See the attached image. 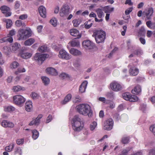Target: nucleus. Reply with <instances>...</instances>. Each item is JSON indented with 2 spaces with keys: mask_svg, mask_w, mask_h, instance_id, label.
I'll return each mask as SVG.
<instances>
[{
  "mask_svg": "<svg viewBox=\"0 0 155 155\" xmlns=\"http://www.w3.org/2000/svg\"><path fill=\"white\" fill-rule=\"evenodd\" d=\"M97 125V123L95 122H94L91 123L90 126V128L91 130H94Z\"/></svg>",
  "mask_w": 155,
  "mask_h": 155,
  "instance_id": "45",
  "label": "nucleus"
},
{
  "mask_svg": "<svg viewBox=\"0 0 155 155\" xmlns=\"http://www.w3.org/2000/svg\"><path fill=\"white\" fill-rule=\"evenodd\" d=\"M12 90L14 92H18L21 90H25V88H21V87L19 86H15L13 87Z\"/></svg>",
  "mask_w": 155,
  "mask_h": 155,
  "instance_id": "30",
  "label": "nucleus"
},
{
  "mask_svg": "<svg viewBox=\"0 0 155 155\" xmlns=\"http://www.w3.org/2000/svg\"><path fill=\"white\" fill-rule=\"evenodd\" d=\"M18 71L19 73L24 72L25 71V69L23 68H20L18 69Z\"/></svg>",
  "mask_w": 155,
  "mask_h": 155,
  "instance_id": "61",
  "label": "nucleus"
},
{
  "mask_svg": "<svg viewBox=\"0 0 155 155\" xmlns=\"http://www.w3.org/2000/svg\"><path fill=\"white\" fill-rule=\"evenodd\" d=\"M129 138L128 137H123L122 140V142L124 144H126L128 142Z\"/></svg>",
  "mask_w": 155,
  "mask_h": 155,
  "instance_id": "48",
  "label": "nucleus"
},
{
  "mask_svg": "<svg viewBox=\"0 0 155 155\" xmlns=\"http://www.w3.org/2000/svg\"><path fill=\"white\" fill-rule=\"evenodd\" d=\"M61 78L62 79H65L68 77V75L64 73H62L60 75Z\"/></svg>",
  "mask_w": 155,
  "mask_h": 155,
  "instance_id": "46",
  "label": "nucleus"
},
{
  "mask_svg": "<svg viewBox=\"0 0 155 155\" xmlns=\"http://www.w3.org/2000/svg\"><path fill=\"white\" fill-rule=\"evenodd\" d=\"M49 55L47 54H41L40 53H37L35 54L34 57V59L35 61H43L46 58L48 57Z\"/></svg>",
  "mask_w": 155,
  "mask_h": 155,
  "instance_id": "7",
  "label": "nucleus"
},
{
  "mask_svg": "<svg viewBox=\"0 0 155 155\" xmlns=\"http://www.w3.org/2000/svg\"><path fill=\"white\" fill-rule=\"evenodd\" d=\"M3 21L6 23V28H8L11 27L12 25V22L11 20L9 19H4Z\"/></svg>",
  "mask_w": 155,
  "mask_h": 155,
  "instance_id": "23",
  "label": "nucleus"
},
{
  "mask_svg": "<svg viewBox=\"0 0 155 155\" xmlns=\"http://www.w3.org/2000/svg\"><path fill=\"white\" fill-rule=\"evenodd\" d=\"M31 96L33 99H36L38 98L39 95L35 92H32L31 94Z\"/></svg>",
  "mask_w": 155,
  "mask_h": 155,
  "instance_id": "42",
  "label": "nucleus"
},
{
  "mask_svg": "<svg viewBox=\"0 0 155 155\" xmlns=\"http://www.w3.org/2000/svg\"><path fill=\"white\" fill-rule=\"evenodd\" d=\"M14 147V144H11L8 146L6 147L5 148V150L7 152H9L12 150Z\"/></svg>",
  "mask_w": 155,
  "mask_h": 155,
  "instance_id": "33",
  "label": "nucleus"
},
{
  "mask_svg": "<svg viewBox=\"0 0 155 155\" xmlns=\"http://www.w3.org/2000/svg\"><path fill=\"white\" fill-rule=\"evenodd\" d=\"M150 130L153 133L155 136V124L151 126L150 128Z\"/></svg>",
  "mask_w": 155,
  "mask_h": 155,
  "instance_id": "51",
  "label": "nucleus"
},
{
  "mask_svg": "<svg viewBox=\"0 0 155 155\" xmlns=\"http://www.w3.org/2000/svg\"><path fill=\"white\" fill-rule=\"evenodd\" d=\"M129 72L130 75L135 76L137 75L138 73L139 70L134 67H133L130 68Z\"/></svg>",
  "mask_w": 155,
  "mask_h": 155,
  "instance_id": "17",
  "label": "nucleus"
},
{
  "mask_svg": "<svg viewBox=\"0 0 155 155\" xmlns=\"http://www.w3.org/2000/svg\"><path fill=\"white\" fill-rule=\"evenodd\" d=\"M28 18V15L25 14L20 15L19 17V19L21 20H24Z\"/></svg>",
  "mask_w": 155,
  "mask_h": 155,
  "instance_id": "49",
  "label": "nucleus"
},
{
  "mask_svg": "<svg viewBox=\"0 0 155 155\" xmlns=\"http://www.w3.org/2000/svg\"><path fill=\"white\" fill-rule=\"evenodd\" d=\"M113 122L111 119H108L105 122L104 124V129L105 130H110L112 128Z\"/></svg>",
  "mask_w": 155,
  "mask_h": 155,
  "instance_id": "9",
  "label": "nucleus"
},
{
  "mask_svg": "<svg viewBox=\"0 0 155 155\" xmlns=\"http://www.w3.org/2000/svg\"><path fill=\"white\" fill-rule=\"evenodd\" d=\"M81 119L78 115H75L72 120V124L73 129L75 131H79L82 129Z\"/></svg>",
  "mask_w": 155,
  "mask_h": 155,
  "instance_id": "3",
  "label": "nucleus"
},
{
  "mask_svg": "<svg viewBox=\"0 0 155 155\" xmlns=\"http://www.w3.org/2000/svg\"><path fill=\"white\" fill-rule=\"evenodd\" d=\"M32 103L31 101H27L26 102L25 104V110L29 112L32 110Z\"/></svg>",
  "mask_w": 155,
  "mask_h": 155,
  "instance_id": "16",
  "label": "nucleus"
},
{
  "mask_svg": "<svg viewBox=\"0 0 155 155\" xmlns=\"http://www.w3.org/2000/svg\"><path fill=\"white\" fill-rule=\"evenodd\" d=\"M70 52L74 56H78L81 54V53L80 51L74 48H71L70 50Z\"/></svg>",
  "mask_w": 155,
  "mask_h": 155,
  "instance_id": "19",
  "label": "nucleus"
},
{
  "mask_svg": "<svg viewBox=\"0 0 155 155\" xmlns=\"http://www.w3.org/2000/svg\"><path fill=\"white\" fill-rule=\"evenodd\" d=\"M152 34V32L151 31H147V35L148 37H150Z\"/></svg>",
  "mask_w": 155,
  "mask_h": 155,
  "instance_id": "64",
  "label": "nucleus"
},
{
  "mask_svg": "<svg viewBox=\"0 0 155 155\" xmlns=\"http://www.w3.org/2000/svg\"><path fill=\"white\" fill-rule=\"evenodd\" d=\"M19 65V63L16 61L13 62L10 64V67L11 69H15Z\"/></svg>",
  "mask_w": 155,
  "mask_h": 155,
  "instance_id": "34",
  "label": "nucleus"
},
{
  "mask_svg": "<svg viewBox=\"0 0 155 155\" xmlns=\"http://www.w3.org/2000/svg\"><path fill=\"white\" fill-rule=\"evenodd\" d=\"M4 110L6 112H12L15 110V108L11 106H6L4 107Z\"/></svg>",
  "mask_w": 155,
  "mask_h": 155,
  "instance_id": "22",
  "label": "nucleus"
},
{
  "mask_svg": "<svg viewBox=\"0 0 155 155\" xmlns=\"http://www.w3.org/2000/svg\"><path fill=\"white\" fill-rule=\"evenodd\" d=\"M85 24V28L86 29L89 28L92 25V23H91L89 24H88L87 23H86V22L84 24Z\"/></svg>",
  "mask_w": 155,
  "mask_h": 155,
  "instance_id": "59",
  "label": "nucleus"
},
{
  "mask_svg": "<svg viewBox=\"0 0 155 155\" xmlns=\"http://www.w3.org/2000/svg\"><path fill=\"white\" fill-rule=\"evenodd\" d=\"M70 8L69 6L68 5H63L61 9L60 15L63 17L67 16L70 13Z\"/></svg>",
  "mask_w": 155,
  "mask_h": 155,
  "instance_id": "5",
  "label": "nucleus"
},
{
  "mask_svg": "<svg viewBox=\"0 0 155 155\" xmlns=\"http://www.w3.org/2000/svg\"><path fill=\"white\" fill-rule=\"evenodd\" d=\"M146 25L149 28L151 29L152 24H153V23H152L150 21H147L146 23Z\"/></svg>",
  "mask_w": 155,
  "mask_h": 155,
  "instance_id": "54",
  "label": "nucleus"
},
{
  "mask_svg": "<svg viewBox=\"0 0 155 155\" xmlns=\"http://www.w3.org/2000/svg\"><path fill=\"white\" fill-rule=\"evenodd\" d=\"M81 22V21L80 19L74 20L73 21L74 25L75 27H77L80 24Z\"/></svg>",
  "mask_w": 155,
  "mask_h": 155,
  "instance_id": "41",
  "label": "nucleus"
},
{
  "mask_svg": "<svg viewBox=\"0 0 155 155\" xmlns=\"http://www.w3.org/2000/svg\"><path fill=\"white\" fill-rule=\"evenodd\" d=\"M130 96L129 93H125L123 94H122L123 98L127 101L129 100Z\"/></svg>",
  "mask_w": 155,
  "mask_h": 155,
  "instance_id": "40",
  "label": "nucleus"
},
{
  "mask_svg": "<svg viewBox=\"0 0 155 155\" xmlns=\"http://www.w3.org/2000/svg\"><path fill=\"white\" fill-rule=\"evenodd\" d=\"M45 72L48 74L52 76H56L58 74L57 70L52 67L47 68L45 70Z\"/></svg>",
  "mask_w": 155,
  "mask_h": 155,
  "instance_id": "10",
  "label": "nucleus"
},
{
  "mask_svg": "<svg viewBox=\"0 0 155 155\" xmlns=\"http://www.w3.org/2000/svg\"><path fill=\"white\" fill-rule=\"evenodd\" d=\"M8 121L6 120H3L2 122V125L4 127H7Z\"/></svg>",
  "mask_w": 155,
  "mask_h": 155,
  "instance_id": "55",
  "label": "nucleus"
},
{
  "mask_svg": "<svg viewBox=\"0 0 155 155\" xmlns=\"http://www.w3.org/2000/svg\"><path fill=\"white\" fill-rule=\"evenodd\" d=\"M145 33V31L144 28L143 27H141L139 31V34L140 35V36H143L144 35Z\"/></svg>",
  "mask_w": 155,
  "mask_h": 155,
  "instance_id": "39",
  "label": "nucleus"
},
{
  "mask_svg": "<svg viewBox=\"0 0 155 155\" xmlns=\"http://www.w3.org/2000/svg\"><path fill=\"white\" fill-rule=\"evenodd\" d=\"M32 138L34 140H35L37 139L38 137V132L36 130H34L32 131Z\"/></svg>",
  "mask_w": 155,
  "mask_h": 155,
  "instance_id": "36",
  "label": "nucleus"
},
{
  "mask_svg": "<svg viewBox=\"0 0 155 155\" xmlns=\"http://www.w3.org/2000/svg\"><path fill=\"white\" fill-rule=\"evenodd\" d=\"M35 42V40L33 38H29L26 41L24 42L25 45H30L32 44Z\"/></svg>",
  "mask_w": 155,
  "mask_h": 155,
  "instance_id": "26",
  "label": "nucleus"
},
{
  "mask_svg": "<svg viewBox=\"0 0 155 155\" xmlns=\"http://www.w3.org/2000/svg\"><path fill=\"white\" fill-rule=\"evenodd\" d=\"M50 23L54 26H56L57 25V20L55 18H53L50 20Z\"/></svg>",
  "mask_w": 155,
  "mask_h": 155,
  "instance_id": "44",
  "label": "nucleus"
},
{
  "mask_svg": "<svg viewBox=\"0 0 155 155\" xmlns=\"http://www.w3.org/2000/svg\"><path fill=\"white\" fill-rule=\"evenodd\" d=\"M14 126V124L12 122L10 121L7 122V127L13 128Z\"/></svg>",
  "mask_w": 155,
  "mask_h": 155,
  "instance_id": "50",
  "label": "nucleus"
},
{
  "mask_svg": "<svg viewBox=\"0 0 155 155\" xmlns=\"http://www.w3.org/2000/svg\"><path fill=\"white\" fill-rule=\"evenodd\" d=\"M153 12V10L152 7L149 8L148 12H146L148 14H150V15H152Z\"/></svg>",
  "mask_w": 155,
  "mask_h": 155,
  "instance_id": "53",
  "label": "nucleus"
},
{
  "mask_svg": "<svg viewBox=\"0 0 155 155\" xmlns=\"http://www.w3.org/2000/svg\"><path fill=\"white\" fill-rule=\"evenodd\" d=\"M24 142V139H18L17 140V143L18 145H20L22 144Z\"/></svg>",
  "mask_w": 155,
  "mask_h": 155,
  "instance_id": "58",
  "label": "nucleus"
},
{
  "mask_svg": "<svg viewBox=\"0 0 155 155\" xmlns=\"http://www.w3.org/2000/svg\"><path fill=\"white\" fill-rule=\"evenodd\" d=\"M43 0H34V3L36 5H38L40 2H42Z\"/></svg>",
  "mask_w": 155,
  "mask_h": 155,
  "instance_id": "60",
  "label": "nucleus"
},
{
  "mask_svg": "<svg viewBox=\"0 0 155 155\" xmlns=\"http://www.w3.org/2000/svg\"><path fill=\"white\" fill-rule=\"evenodd\" d=\"M52 119V116L51 115H49L47 118L46 123H48L50 122Z\"/></svg>",
  "mask_w": 155,
  "mask_h": 155,
  "instance_id": "62",
  "label": "nucleus"
},
{
  "mask_svg": "<svg viewBox=\"0 0 155 155\" xmlns=\"http://www.w3.org/2000/svg\"><path fill=\"white\" fill-rule=\"evenodd\" d=\"M95 41L97 43L104 42L106 37L105 32L102 30H96L94 31V34Z\"/></svg>",
  "mask_w": 155,
  "mask_h": 155,
  "instance_id": "4",
  "label": "nucleus"
},
{
  "mask_svg": "<svg viewBox=\"0 0 155 155\" xmlns=\"http://www.w3.org/2000/svg\"><path fill=\"white\" fill-rule=\"evenodd\" d=\"M40 15L42 17L45 18L46 17V10L45 8L43 6H40L38 8Z\"/></svg>",
  "mask_w": 155,
  "mask_h": 155,
  "instance_id": "13",
  "label": "nucleus"
},
{
  "mask_svg": "<svg viewBox=\"0 0 155 155\" xmlns=\"http://www.w3.org/2000/svg\"><path fill=\"white\" fill-rule=\"evenodd\" d=\"M41 79L43 83L45 85H48L50 83L49 79L45 76H43L41 77Z\"/></svg>",
  "mask_w": 155,
  "mask_h": 155,
  "instance_id": "24",
  "label": "nucleus"
},
{
  "mask_svg": "<svg viewBox=\"0 0 155 155\" xmlns=\"http://www.w3.org/2000/svg\"><path fill=\"white\" fill-rule=\"evenodd\" d=\"M72 95L71 94H67L65 97L64 100L61 102L62 104H65L69 102L71 99Z\"/></svg>",
  "mask_w": 155,
  "mask_h": 155,
  "instance_id": "20",
  "label": "nucleus"
},
{
  "mask_svg": "<svg viewBox=\"0 0 155 155\" xmlns=\"http://www.w3.org/2000/svg\"><path fill=\"white\" fill-rule=\"evenodd\" d=\"M141 89L140 86L139 85L136 86L131 91L132 93L134 94H138L141 92Z\"/></svg>",
  "mask_w": 155,
  "mask_h": 155,
  "instance_id": "21",
  "label": "nucleus"
},
{
  "mask_svg": "<svg viewBox=\"0 0 155 155\" xmlns=\"http://www.w3.org/2000/svg\"><path fill=\"white\" fill-rule=\"evenodd\" d=\"M20 45L18 43L16 42L13 44L11 48V50L12 51L14 52L17 51L19 48Z\"/></svg>",
  "mask_w": 155,
  "mask_h": 155,
  "instance_id": "25",
  "label": "nucleus"
},
{
  "mask_svg": "<svg viewBox=\"0 0 155 155\" xmlns=\"http://www.w3.org/2000/svg\"><path fill=\"white\" fill-rule=\"evenodd\" d=\"M15 24L16 26L18 27H24L26 26L25 24L24 23H22V21L20 20H17L15 22Z\"/></svg>",
  "mask_w": 155,
  "mask_h": 155,
  "instance_id": "28",
  "label": "nucleus"
},
{
  "mask_svg": "<svg viewBox=\"0 0 155 155\" xmlns=\"http://www.w3.org/2000/svg\"><path fill=\"white\" fill-rule=\"evenodd\" d=\"M21 57L24 59H28L32 56V54L29 53H22L21 54Z\"/></svg>",
  "mask_w": 155,
  "mask_h": 155,
  "instance_id": "27",
  "label": "nucleus"
},
{
  "mask_svg": "<svg viewBox=\"0 0 155 155\" xmlns=\"http://www.w3.org/2000/svg\"><path fill=\"white\" fill-rule=\"evenodd\" d=\"M82 44L83 47L87 49H92L94 46V44L89 40L84 41Z\"/></svg>",
  "mask_w": 155,
  "mask_h": 155,
  "instance_id": "11",
  "label": "nucleus"
},
{
  "mask_svg": "<svg viewBox=\"0 0 155 155\" xmlns=\"http://www.w3.org/2000/svg\"><path fill=\"white\" fill-rule=\"evenodd\" d=\"M70 33L71 35L77 37L75 39L80 38L81 36V35L80 34L79 31L77 30L74 29L71 30Z\"/></svg>",
  "mask_w": 155,
  "mask_h": 155,
  "instance_id": "15",
  "label": "nucleus"
},
{
  "mask_svg": "<svg viewBox=\"0 0 155 155\" xmlns=\"http://www.w3.org/2000/svg\"><path fill=\"white\" fill-rule=\"evenodd\" d=\"M31 35V31L30 29H20L18 31L17 35L18 40L23 41L25 40Z\"/></svg>",
  "mask_w": 155,
  "mask_h": 155,
  "instance_id": "2",
  "label": "nucleus"
},
{
  "mask_svg": "<svg viewBox=\"0 0 155 155\" xmlns=\"http://www.w3.org/2000/svg\"><path fill=\"white\" fill-rule=\"evenodd\" d=\"M149 153V155H155V148L150 149Z\"/></svg>",
  "mask_w": 155,
  "mask_h": 155,
  "instance_id": "56",
  "label": "nucleus"
},
{
  "mask_svg": "<svg viewBox=\"0 0 155 155\" xmlns=\"http://www.w3.org/2000/svg\"><path fill=\"white\" fill-rule=\"evenodd\" d=\"M104 10L105 13H110L114 11V8H110L109 6H107L104 7Z\"/></svg>",
  "mask_w": 155,
  "mask_h": 155,
  "instance_id": "29",
  "label": "nucleus"
},
{
  "mask_svg": "<svg viewBox=\"0 0 155 155\" xmlns=\"http://www.w3.org/2000/svg\"><path fill=\"white\" fill-rule=\"evenodd\" d=\"M130 150V149H128L127 150H124L121 153V155H127L128 151Z\"/></svg>",
  "mask_w": 155,
  "mask_h": 155,
  "instance_id": "52",
  "label": "nucleus"
},
{
  "mask_svg": "<svg viewBox=\"0 0 155 155\" xmlns=\"http://www.w3.org/2000/svg\"><path fill=\"white\" fill-rule=\"evenodd\" d=\"M38 50L39 52H45L47 50V47L45 45H42L40 47Z\"/></svg>",
  "mask_w": 155,
  "mask_h": 155,
  "instance_id": "37",
  "label": "nucleus"
},
{
  "mask_svg": "<svg viewBox=\"0 0 155 155\" xmlns=\"http://www.w3.org/2000/svg\"><path fill=\"white\" fill-rule=\"evenodd\" d=\"M15 103L17 105H20L23 104L25 101V98L21 95H16L13 97Z\"/></svg>",
  "mask_w": 155,
  "mask_h": 155,
  "instance_id": "6",
  "label": "nucleus"
},
{
  "mask_svg": "<svg viewBox=\"0 0 155 155\" xmlns=\"http://www.w3.org/2000/svg\"><path fill=\"white\" fill-rule=\"evenodd\" d=\"M110 86L111 89L115 91H120L122 88V86L116 82H113L111 83Z\"/></svg>",
  "mask_w": 155,
  "mask_h": 155,
  "instance_id": "12",
  "label": "nucleus"
},
{
  "mask_svg": "<svg viewBox=\"0 0 155 155\" xmlns=\"http://www.w3.org/2000/svg\"><path fill=\"white\" fill-rule=\"evenodd\" d=\"M58 56L60 58L66 60H68L71 58V55L64 49H61L60 51Z\"/></svg>",
  "mask_w": 155,
  "mask_h": 155,
  "instance_id": "8",
  "label": "nucleus"
},
{
  "mask_svg": "<svg viewBox=\"0 0 155 155\" xmlns=\"http://www.w3.org/2000/svg\"><path fill=\"white\" fill-rule=\"evenodd\" d=\"M87 82L86 81H84L81 85L80 86L79 91L81 93H83L85 91L87 85Z\"/></svg>",
  "mask_w": 155,
  "mask_h": 155,
  "instance_id": "18",
  "label": "nucleus"
},
{
  "mask_svg": "<svg viewBox=\"0 0 155 155\" xmlns=\"http://www.w3.org/2000/svg\"><path fill=\"white\" fill-rule=\"evenodd\" d=\"M16 33V31L14 29L11 30L9 32V33L7 37H8L10 36H12L14 35Z\"/></svg>",
  "mask_w": 155,
  "mask_h": 155,
  "instance_id": "43",
  "label": "nucleus"
},
{
  "mask_svg": "<svg viewBox=\"0 0 155 155\" xmlns=\"http://www.w3.org/2000/svg\"><path fill=\"white\" fill-rule=\"evenodd\" d=\"M138 97L135 95H133L130 96L129 101L130 102H135L138 100Z\"/></svg>",
  "mask_w": 155,
  "mask_h": 155,
  "instance_id": "35",
  "label": "nucleus"
},
{
  "mask_svg": "<svg viewBox=\"0 0 155 155\" xmlns=\"http://www.w3.org/2000/svg\"><path fill=\"white\" fill-rule=\"evenodd\" d=\"M79 42L76 39L73 40L71 42V45L72 47L78 46L79 45Z\"/></svg>",
  "mask_w": 155,
  "mask_h": 155,
  "instance_id": "32",
  "label": "nucleus"
},
{
  "mask_svg": "<svg viewBox=\"0 0 155 155\" xmlns=\"http://www.w3.org/2000/svg\"><path fill=\"white\" fill-rule=\"evenodd\" d=\"M11 49L7 46H5L3 48L4 52L7 55H8L10 53Z\"/></svg>",
  "mask_w": 155,
  "mask_h": 155,
  "instance_id": "38",
  "label": "nucleus"
},
{
  "mask_svg": "<svg viewBox=\"0 0 155 155\" xmlns=\"http://www.w3.org/2000/svg\"><path fill=\"white\" fill-rule=\"evenodd\" d=\"M97 15L99 18H101L103 16L104 13L102 10L100 8H98L96 10Z\"/></svg>",
  "mask_w": 155,
  "mask_h": 155,
  "instance_id": "31",
  "label": "nucleus"
},
{
  "mask_svg": "<svg viewBox=\"0 0 155 155\" xmlns=\"http://www.w3.org/2000/svg\"><path fill=\"white\" fill-rule=\"evenodd\" d=\"M125 4H128L130 5H132L133 4L131 0H126L125 2Z\"/></svg>",
  "mask_w": 155,
  "mask_h": 155,
  "instance_id": "63",
  "label": "nucleus"
},
{
  "mask_svg": "<svg viewBox=\"0 0 155 155\" xmlns=\"http://www.w3.org/2000/svg\"><path fill=\"white\" fill-rule=\"evenodd\" d=\"M76 109L80 114L84 116H87L91 117L93 115V111L90 106L87 104H82L76 106Z\"/></svg>",
  "mask_w": 155,
  "mask_h": 155,
  "instance_id": "1",
  "label": "nucleus"
},
{
  "mask_svg": "<svg viewBox=\"0 0 155 155\" xmlns=\"http://www.w3.org/2000/svg\"><path fill=\"white\" fill-rule=\"evenodd\" d=\"M117 49H118L117 48H115L113 49L112 51L110 53H109V55L108 56V58H110L111 57L112 55L113 54V53L115 51H117Z\"/></svg>",
  "mask_w": 155,
  "mask_h": 155,
  "instance_id": "57",
  "label": "nucleus"
},
{
  "mask_svg": "<svg viewBox=\"0 0 155 155\" xmlns=\"http://www.w3.org/2000/svg\"><path fill=\"white\" fill-rule=\"evenodd\" d=\"M81 101V98L78 96H77L74 100V103L80 102Z\"/></svg>",
  "mask_w": 155,
  "mask_h": 155,
  "instance_id": "47",
  "label": "nucleus"
},
{
  "mask_svg": "<svg viewBox=\"0 0 155 155\" xmlns=\"http://www.w3.org/2000/svg\"><path fill=\"white\" fill-rule=\"evenodd\" d=\"M1 9L2 11V13L5 15L6 17L10 16L11 13L8 12L9 10V8L5 6H3L1 7Z\"/></svg>",
  "mask_w": 155,
  "mask_h": 155,
  "instance_id": "14",
  "label": "nucleus"
}]
</instances>
